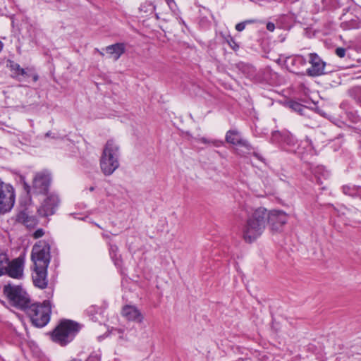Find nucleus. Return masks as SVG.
Instances as JSON below:
<instances>
[{
	"mask_svg": "<svg viewBox=\"0 0 361 361\" xmlns=\"http://www.w3.org/2000/svg\"><path fill=\"white\" fill-rule=\"evenodd\" d=\"M82 326V324L74 320L61 319L47 335L53 343L61 347H66L74 341Z\"/></svg>",
	"mask_w": 361,
	"mask_h": 361,
	"instance_id": "f257e3e1",
	"label": "nucleus"
},
{
	"mask_svg": "<svg viewBox=\"0 0 361 361\" xmlns=\"http://www.w3.org/2000/svg\"><path fill=\"white\" fill-rule=\"evenodd\" d=\"M268 210L258 207L247 219L243 229V237L246 243H252L264 232L268 225Z\"/></svg>",
	"mask_w": 361,
	"mask_h": 361,
	"instance_id": "f03ea898",
	"label": "nucleus"
},
{
	"mask_svg": "<svg viewBox=\"0 0 361 361\" xmlns=\"http://www.w3.org/2000/svg\"><path fill=\"white\" fill-rule=\"evenodd\" d=\"M51 181V174L46 171L39 172L35 174L32 180V186L26 181L25 176H19V183L22 184L23 188L26 192L30 202L32 200V193L37 195H48Z\"/></svg>",
	"mask_w": 361,
	"mask_h": 361,
	"instance_id": "7ed1b4c3",
	"label": "nucleus"
},
{
	"mask_svg": "<svg viewBox=\"0 0 361 361\" xmlns=\"http://www.w3.org/2000/svg\"><path fill=\"white\" fill-rule=\"evenodd\" d=\"M23 312L28 316L33 326L42 328L50 321L51 304L49 300H45L42 303L30 302Z\"/></svg>",
	"mask_w": 361,
	"mask_h": 361,
	"instance_id": "20e7f679",
	"label": "nucleus"
},
{
	"mask_svg": "<svg viewBox=\"0 0 361 361\" xmlns=\"http://www.w3.org/2000/svg\"><path fill=\"white\" fill-rule=\"evenodd\" d=\"M119 147L113 140L106 142L99 160L101 171L106 176L111 175L119 166Z\"/></svg>",
	"mask_w": 361,
	"mask_h": 361,
	"instance_id": "39448f33",
	"label": "nucleus"
},
{
	"mask_svg": "<svg viewBox=\"0 0 361 361\" xmlns=\"http://www.w3.org/2000/svg\"><path fill=\"white\" fill-rule=\"evenodd\" d=\"M3 293L12 307L21 311L26 309L31 302L29 294L20 285H12L8 283L4 285Z\"/></svg>",
	"mask_w": 361,
	"mask_h": 361,
	"instance_id": "423d86ee",
	"label": "nucleus"
},
{
	"mask_svg": "<svg viewBox=\"0 0 361 361\" xmlns=\"http://www.w3.org/2000/svg\"><path fill=\"white\" fill-rule=\"evenodd\" d=\"M24 259L18 257L9 260L7 254L0 251V276L8 275L13 279H20L23 275Z\"/></svg>",
	"mask_w": 361,
	"mask_h": 361,
	"instance_id": "0eeeda50",
	"label": "nucleus"
},
{
	"mask_svg": "<svg viewBox=\"0 0 361 361\" xmlns=\"http://www.w3.org/2000/svg\"><path fill=\"white\" fill-rule=\"evenodd\" d=\"M284 140L282 143V147L288 152L296 154L302 161H306V154L305 149L307 147L308 150L312 152L314 147L311 141L307 140L304 143H298L295 137L288 131L285 132Z\"/></svg>",
	"mask_w": 361,
	"mask_h": 361,
	"instance_id": "6e6552de",
	"label": "nucleus"
},
{
	"mask_svg": "<svg viewBox=\"0 0 361 361\" xmlns=\"http://www.w3.org/2000/svg\"><path fill=\"white\" fill-rule=\"evenodd\" d=\"M50 250V245L46 240H39L33 245L31 260L34 267H49L51 259Z\"/></svg>",
	"mask_w": 361,
	"mask_h": 361,
	"instance_id": "1a4fd4ad",
	"label": "nucleus"
},
{
	"mask_svg": "<svg viewBox=\"0 0 361 361\" xmlns=\"http://www.w3.org/2000/svg\"><path fill=\"white\" fill-rule=\"evenodd\" d=\"M16 194L13 187L0 181V215L10 212L14 206Z\"/></svg>",
	"mask_w": 361,
	"mask_h": 361,
	"instance_id": "9d476101",
	"label": "nucleus"
},
{
	"mask_svg": "<svg viewBox=\"0 0 361 361\" xmlns=\"http://www.w3.org/2000/svg\"><path fill=\"white\" fill-rule=\"evenodd\" d=\"M16 194L13 187L0 181V215L10 212L14 206Z\"/></svg>",
	"mask_w": 361,
	"mask_h": 361,
	"instance_id": "9b49d317",
	"label": "nucleus"
},
{
	"mask_svg": "<svg viewBox=\"0 0 361 361\" xmlns=\"http://www.w3.org/2000/svg\"><path fill=\"white\" fill-rule=\"evenodd\" d=\"M309 63L311 66L306 70V75L309 77L315 78L333 72L317 53L309 54Z\"/></svg>",
	"mask_w": 361,
	"mask_h": 361,
	"instance_id": "f8f14e48",
	"label": "nucleus"
},
{
	"mask_svg": "<svg viewBox=\"0 0 361 361\" xmlns=\"http://www.w3.org/2000/svg\"><path fill=\"white\" fill-rule=\"evenodd\" d=\"M268 225L271 232H281L288 221L287 214L282 210L276 209L268 211Z\"/></svg>",
	"mask_w": 361,
	"mask_h": 361,
	"instance_id": "ddd939ff",
	"label": "nucleus"
},
{
	"mask_svg": "<svg viewBox=\"0 0 361 361\" xmlns=\"http://www.w3.org/2000/svg\"><path fill=\"white\" fill-rule=\"evenodd\" d=\"M47 195L42 205L37 209L39 215L43 217L54 214L60 204V199L56 194L50 193Z\"/></svg>",
	"mask_w": 361,
	"mask_h": 361,
	"instance_id": "4468645a",
	"label": "nucleus"
},
{
	"mask_svg": "<svg viewBox=\"0 0 361 361\" xmlns=\"http://www.w3.org/2000/svg\"><path fill=\"white\" fill-rule=\"evenodd\" d=\"M285 66L288 71L298 75H305L306 71H302L307 64L306 59L300 54L288 56L285 59Z\"/></svg>",
	"mask_w": 361,
	"mask_h": 361,
	"instance_id": "2eb2a0df",
	"label": "nucleus"
},
{
	"mask_svg": "<svg viewBox=\"0 0 361 361\" xmlns=\"http://www.w3.org/2000/svg\"><path fill=\"white\" fill-rule=\"evenodd\" d=\"M235 147V152L236 154L243 157H247L248 155L252 154L257 160L265 163L264 157L255 150V147L251 145L248 140L243 137Z\"/></svg>",
	"mask_w": 361,
	"mask_h": 361,
	"instance_id": "dca6fc26",
	"label": "nucleus"
},
{
	"mask_svg": "<svg viewBox=\"0 0 361 361\" xmlns=\"http://www.w3.org/2000/svg\"><path fill=\"white\" fill-rule=\"evenodd\" d=\"M47 268L48 267H34L35 274L32 275V281L35 286L44 289L47 287Z\"/></svg>",
	"mask_w": 361,
	"mask_h": 361,
	"instance_id": "f3484780",
	"label": "nucleus"
},
{
	"mask_svg": "<svg viewBox=\"0 0 361 361\" xmlns=\"http://www.w3.org/2000/svg\"><path fill=\"white\" fill-rule=\"evenodd\" d=\"M121 314L128 321L136 323H142L144 317L137 307L130 305H126L122 307Z\"/></svg>",
	"mask_w": 361,
	"mask_h": 361,
	"instance_id": "a211bd4d",
	"label": "nucleus"
},
{
	"mask_svg": "<svg viewBox=\"0 0 361 361\" xmlns=\"http://www.w3.org/2000/svg\"><path fill=\"white\" fill-rule=\"evenodd\" d=\"M104 50L109 54V58L117 61L126 52V44L123 42L115 43L106 47Z\"/></svg>",
	"mask_w": 361,
	"mask_h": 361,
	"instance_id": "6ab92c4d",
	"label": "nucleus"
},
{
	"mask_svg": "<svg viewBox=\"0 0 361 361\" xmlns=\"http://www.w3.org/2000/svg\"><path fill=\"white\" fill-rule=\"evenodd\" d=\"M27 209L25 208L17 215V221L22 223L27 228H34L38 224V219L35 216H30L27 212Z\"/></svg>",
	"mask_w": 361,
	"mask_h": 361,
	"instance_id": "aec40b11",
	"label": "nucleus"
},
{
	"mask_svg": "<svg viewBox=\"0 0 361 361\" xmlns=\"http://www.w3.org/2000/svg\"><path fill=\"white\" fill-rule=\"evenodd\" d=\"M343 193L353 198H358L361 202V186L354 184L344 185L341 188Z\"/></svg>",
	"mask_w": 361,
	"mask_h": 361,
	"instance_id": "412c9836",
	"label": "nucleus"
},
{
	"mask_svg": "<svg viewBox=\"0 0 361 361\" xmlns=\"http://www.w3.org/2000/svg\"><path fill=\"white\" fill-rule=\"evenodd\" d=\"M285 106L295 112H297L301 116H305L307 111H310V109L307 106L302 105L300 102L294 100L289 99L286 102Z\"/></svg>",
	"mask_w": 361,
	"mask_h": 361,
	"instance_id": "4be33fe9",
	"label": "nucleus"
},
{
	"mask_svg": "<svg viewBox=\"0 0 361 361\" xmlns=\"http://www.w3.org/2000/svg\"><path fill=\"white\" fill-rule=\"evenodd\" d=\"M242 139H243V137L237 129H231L226 133V142L233 146L237 145Z\"/></svg>",
	"mask_w": 361,
	"mask_h": 361,
	"instance_id": "5701e85b",
	"label": "nucleus"
},
{
	"mask_svg": "<svg viewBox=\"0 0 361 361\" xmlns=\"http://www.w3.org/2000/svg\"><path fill=\"white\" fill-rule=\"evenodd\" d=\"M30 78L32 79V82H36L39 80V75L33 68L27 67L23 68L20 73V79L18 80L20 82L28 81Z\"/></svg>",
	"mask_w": 361,
	"mask_h": 361,
	"instance_id": "b1692460",
	"label": "nucleus"
},
{
	"mask_svg": "<svg viewBox=\"0 0 361 361\" xmlns=\"http://www.w3.org/2000/svg\"><path fill=\"white\" fill-rule=\"evenodd\" d=\"M6 67L11 72V77L16 80L20 79V73H22L23 68H21L20 64L12 61L11 59H8L6 61Z\"/></svg>",
	"mask_w": 361,
	"mask_h": 361,
	"instance_id": "393cba45",
	"label": "nucleus"
},
{
	"mask_svg": "<svg viewBox=\"0 0 361 361\" xmlns=\"http://www.w3.org/2000/svg\"><path fill=\"white\" fill-rule=\"evenodd\" d=\"M348 94L355 100L357 104L361 106V87L355 86L348 90Z\"/></svg>",
	"mask_w": 361,
	"mask_h": 361,
	"instance_id": "a878e982",
	"label": "nucleus"
},
{
	"mask_svg": "<svg viewBox=\"0 0 361 361\" xmlns=\"http://www.w3.org/2000/svg\"><path fill=\"white\" fill-rule=\"evenodd\" d=\"M118 247L116 245H109V255L116 267H120L122 263L121 255H118Z\"/></svg>",
	"mask_w": 361,
	"mask_h": 361,
	"instance_id": "bb28decb",
	"label": "nucleus"
},
{
	"mask_svg": "<svg viewBox=\"0 0 361 361\" xmlns=\"http://www.w3.org/2000/svg\"><path fill=\"white\" fill-rule=\"evenodd\" d=\"M285 132H287V131L286 130H285V131L275 130V131L272 132L271 136V142L275 143V144L282 145L283 140H284L283 135H285Z\"/></svg>",
	"mask_w": 361,
	"mask_h": 361,
	"instance_id": "cd10ccee",
	"label": "nucleus"
},
{
	"mask_svg": "<svg viewBox=\"0 0 361 361\" xmlns=\"http://www.w3.org/2000/svg\"><path fill=\"white\" fill-rule=\"evenodd\" d=\"M156 9V6L153 4L152 2L146 1L143 4H142L139 8L140 12L144 13H153Z\"/></svg>",
	"mask_w": 361,
	"mask_h": 361,
	"instance_id": "c85d7f7f",
	"label": "nucleus"
},
{
	"mask_svg": "<svg viewBox=\"0 0 361 361\" xmlns=\"http://www.w3.org/2000/svg\"><path fill=\"white\" fill-rule=\"evenodd\" d=\"M258 22V20L257 19H248V20H245L244 21H242L240 23H238L235 25V30L238 31V32H242L243 30H245V26L247 25H250V24H253V23H255Z\"/></svg>",
	"mask_w": 361,
	"mask_h": 361,
	"instance_id": "c756f323",
	"label": "nucleus"
},
{
	"mask_svg": "<svg viewBox=\"0 0 361 361\" xmlns=\"http://www.w3.org/2000/svg\"><path fill=\"white\" fill-rule=\"evenodd\" d=\"M225 40L227 42V44L229 45V47L234 51H237L240 49V46L238 43L235 40V39L231 36L228 35L226 37H225Z\"/></svg>",
	"mask_w": 361,
	"mask_h": 361,
	"instance_id": "7c9ffc66",
	"label": "nucleus"
},
{
	"mask_svg": "<svg viewBox=\"0 0 361 361\" xmlns=\"http://www.w3.org/2000/svg\"><path fill=\"white\" fill-rule=\"evenodd\" d=\"M348 212L349 213V216L353 218V214H359L361 215V202L355 203L354 206H353V209H348Z\"/></svg>",
	"mask_w": 361,
	"mask_h": 361,
	"instance_id": "2f4dec72",
	"label": "nucleus"
},
{
	"mask_svg": "<svg viewBox=\"0 0 361 361\" xmlns=\"http://www.w3.org/2000/svg\"><path fill=\"white\" fill-rule=\"evenodd\" d=\"M347 116L353 123H357L361 121V117L357 111H349L347 113Z\"/></svg>",
	"mask_w": 361,
	"mask_h": 361,
	"instance_id": "473e14b6",
	"label": "nucleus"
},
{
	"mask_svg": "<svg viewBox=\"0 0 361 361\" xmlns=\"http://www.w3.org/2000/svg\"><path fill=\"white\" fill-rule=\"evenodd\" d=\"M85 361H101V355L94 352L89 355Z\"/></svg>",
	"mask_w": 361,
	"mask_h": 361,
	"instance_id": "72a5a7b5",
	"label": "nucleus"
},
{
	"mask_svg": "<svg viewBox=\"0 0 361 361\" xmlns=\"http://www.w3.org/2000/svg\"><path fill=\"white\" fill-rule=\"evenodd\" d=\"M335 53L338 57L343 58L345 56L346 49L343 47H338L336 49Z\"/></svg>",
	"mask_w": 361,
	"mask_h": 361,
	"instance_id": "f704fd0d",
	"label": "nucleus"
},
{
	"mask_svg": "<svg viewBox=\"0 0 361 361\" xmlns=\"http://www.w3.org/2000/svg\"><path fill=\"white\" fill-rule=\"evenodd\" d=\"M44 234V231L42 228H38L37 229L34 233L32 234V236L34 238L37 239L41 237H42Z\"/></svg>",
	"mask_w": 361,
	"mask_h": 361,
	"instance_id": "c9c22d12",
	"label": "nucleus"
},
{
	"mask_svg": "<svg viewBox=\"0 0 361 361\" xmlns=\"http://www.w3.org/2000/svg\"><path fill=\"white\" fill-rule=\"evenodd\" d=\"M55 6L60 11H65L67 8V5L64 2L62 3L61 1H56Z\"/></svg>",
	"mask_w": 361,
	"mask_h": 361,
	"instance_id": "e433bc0d",
	"label": "nucleus"
},
{
	"mask_svg": "<svg viewBox=\"0 0 361 361\" xmlns=\"http://www.w3.org/2000/svg\"><path fill=\"white\" fill-rule=\"evenodd\" d=\"M314 178H315L316 183L319 185L322 186L321 189L322 190H326V186L323 185V181L322 180V178L320 177L317 176V175L314 176Z\"/></svg>",
	"mask_w": 361,
	"mask_h": 361,
	"instance_id": "4c0bfd02",
	"label": "nucleus"
},
{
	"mask_svg": "<svg viewBox=\"0 0 361 361\" xmlns=\"http://www.w3.org/2000/svg\"><path fill=\"white\" fill-rule=\"evenodd\" d=\"M267 29L270 32H273L275 29L274 23H271V22H268L267 23Z\"/></svg>",
	"mask_w": 361,
	"mask_h": 361,
	"instance_id": "58836bf2",
	"label": "nucleus"
},
{
	"mask_svg": "<svg viewBox=\"0 0 361 361\" xmlns=\"http://www.w3.org/2000/svg\"><path fill=\"white\" fill-rule=\"evenodd\" d=\"M96 309H97V307H94V306H92V307H90L87 310V312H88L89 313H90V314H95V313H97V310H96Z\"/></svg>",
	"mask_w": 361,
	"mask_h": 361,
	"instance_id": "ea45409f",
	"label": "nucleus"
},
{
	"mask_svg": "<svg viewBox=\"0 0 361 361\" xmlns=\"http://www.w3.org/2000/svg\"><path fill=\"white\" fill-rule=\"evenodd\" d=\"M200 142H202V143H204V144H207V143H209V142L207 140V138H205V137H201V138L200 139Z\"/></svg>",
	"mask_w": 361,
	"mask_h": 361,
	"instance_id": "a19ab883",
	"label": "nucleus"
},
{
	"mask_svg": "<svg viewBox=\"0 0 361 361\" xmlns=\"http://www.w3.org/2000/svg\"><path fill=\"white\" fill-rule=\"evenodd\" d=\"M95 50L99 54L100 56H104V54L103 51H99L98 49H96Z\"/></svg>",
	"mask_w": 361,
	"mask_h": 361,
	"instance_id": "79ce46f5",
	"label": "nucleus"
},
{
	"mask_svg": "<svg viewBox=\"0 0 361 361\" xmlns=\"http://www.w3.org/2000/svg\"><path fill=\"white\" fill-rule=\"evenodd\" d=\"M166 1L169 6H170L171 3H175L174 0H166Z\"/></svg>",
	"mask_w": 361,
	"mask_h": 361,
	"instance_id": "37998d69",
	"label": "nucleus"
},
{
	"mask_svg": "<svg viewBox=\"0 0 361 361\" xmlns=\"http://www.w3.org/2000/svg\"><path fill=\"white\" fill-rule=\"evenodd\" d=\"M4 47V43L0 40V52L2 51Z\"/></svg>",
	"mask_w": 361,
	"mask_h": 361,
	"instance_id": "c03bdc74",
	"label": "nucleus"
},
{
	"mask_svg": "<svg viewBox=\"0 0 361 361\" xmlns=\"http://www.w3.org/2000/svg\"><path fill=\"white\" fill-rule=\"evenodd\" d=\"M94 190H95V187H94V186H91V187L89 188V190H90V192H93Z\"/></svg>",
	"mask_w": 361,
	"mask_h": 361,
	"instance_id": "a18cd8bd",
	"label": "nucleus"
},
{
	"mask_svg": "<svg viewBox=\"0 0 361 361\" xmlns=\"http://www.w3.org/2000/svg\"><path fill=\"white\" fill-rule=\"evenodd\" d=\"M70 361H82V360H81V359H80V358H73V359H72L71 360H70Z\"/></svg>",
	"mask_w": 361,
	"mask_h": 361,
	"instance_id": "49530a36",
	"label": "nucleus"
},
{
	"mask_svg": "<svg viewBox=\"0 0 361 361\" xmlns=\"http://www.w3.org/2000/svg\"><path fill=\"white\" fill-rule=\"evenodd\" d=\"M264 74H269L270 73V71L269 70H267V71H264Z\"/></svg>",
	"mask_w": 361,
	"mask_h": 361,
	"instance_id": "de8ad7c7",
	"label": "nucleus"
},
{
	"mask_svg": "<svg viewBox=\"0 0 361 361\" xmlns=\"http://www.w3.org/2000/svg\"><path fill=\"white\" fill-rule=\"evenodd\" d=\"M50 133H51L50 132L47 133L46 136H50Z\"/></svg>",
	"mask_w": 361,
	"mask_h": 361,
	"instance_id": "09e8293b",
	"label": "nucleus"
},
{
	"mask_svg": "<svg viewBox=\"0 0 361 361\" xmlns=\"http://www.w3.org/2000/svg\"><path fill=\"white\" fill-rule=\"evenodd\" d=\"M103 236H104V238H109V235H104Z\"/></svg>",
	"mask_w": 361,
	"mask_h": 361,
	"instance_id": "8fccbe9b",
	"label": "nucleus"
}]
</instances>
